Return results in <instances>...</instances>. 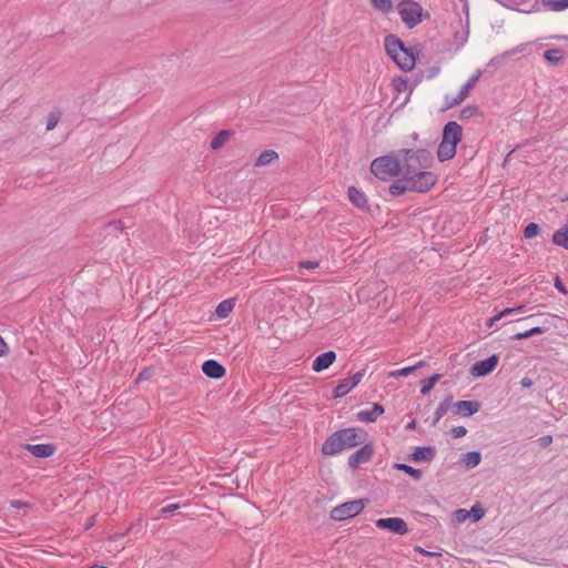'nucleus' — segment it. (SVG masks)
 Segmentation results:
<instances>
[{"label":"nucleus","instance_id":"f257e3e1","mask_svg":"<svg viewBox=\"0 0 568 568\" xmlns=\"http://www.w3.org/2000/svg\"><path fill=\"white\" fill-rule=\"evenodd\" d=\"M384 47L386 54L404 72H409L415 68L416 62L423 52V45L420 43L406 47L405 42L393 33L385 37Z\"/></svg>","mask_w":568,"mask_h":568},{"label":"nucleus","instance_id":"f03ea898","mask_svg":"<svg viewBox=\"0 0 568 568\" xmlns=\"http://www.w3.org/2000/svg\"><path fill=\"white\" fill-rule=\"evenodd\" d=\"M367 436V432L361 427L341 428L325 439L322 444L321 452L324 456H335L343 450L362 445Z\"/></svg>","mask_w":568,"mask_h":568},{"label":"nucleus","instance_id":"7ed1b4c3","mask_svg":"<svg viewBox=\"0 0 568 568\" xmlns=\"http://www.w3.org/2000/svg\"><path fill=\"white\" fill-rule=\"evenodd\" d=\"M371 173L381 181L389 178H398L403 173V166L398 151H392L386 155L378 156L371 162Z\"/></svg>","mask_w":568,"mask_h":568},{"label":"nucleus","instance_id":"20e7f679","mask_svg":"<svg viewBox=\"0 0 568 568\" xmlns=\"http://www.w3.org/2000/svg\"><path fill=\"white\" fill-rule=\"evenodd\" d=\"M400 162L404 174L428 170L434 164V156L427 149H400Z\"/></svg>","mask_w":568,"mask_h":568},{"label":"nucleus","instance_id":"39448f33","mask_svg":"<svg viewBox=\"0 0 568 568\" xmlns=\"http://www.w3.org/2000/svg\"><path fill=\"white\" fill-rule=\"evenodd\" d=\"M397 11L403 23L408 29H414L424 20H428L430 14L425 11L422 4L415 0H400L397 3Z\"/></svg>","mask_w":568,"mask_h":568},{"label":"nucleus","instance_id":"423d86ee","mask_svg":"<svg viewBox=\"0 0 568 568\" xmlns=\"http://www.w3.org/2000/svg\"><path fill=\"white\" fill-rule=\"evenodd\" d=\"M405 182H409L412 192L426 193L437 183V175L428 170L404 174Z\"/></svg>","mask_w":568,"mask_h":568},{"label":"nucleus","instance_id":"0eeeda50","mask_svg":"<svg viewBox=\"0 0 568 568\" xmlns=\"http://www.w3.org/2000/svg\"><path fill=\"white\" fill-rule=\"evenodd\" d=\"M368 503V498H359L343 503L331 510L329 518L335 521L353 518L359 515Z\"/></svg>","mask_w":568,"mask_h":568},{"label":"nucleus","instance_id":"6e6552de","mask_svg":"<svg viewBox=\"0 0 568 568\" xmlns=\"http://www.w3.org/2000/svg\"><path fill=\"white\" fill-rule=\"evenodd\" d=\"M361 447L348 456V466L355 470L362 464H366L372 460L375 449L373 442L366 443V440L359 445Z\"/></svg>","mask_w":568,"mask_h":568},{"label":"nucleus","instance_id":"1a4fd4ad","mask_svg":"<svg viewBox=\"0 0 568 568\" xmlns=\"http://www.w3.org/2000/svg\"><path fill=\"white\" fill-rule=\"evenodd\" d=\"M498 363H499V354H493L485 359L475 362L471 365L469 373L475 378L486 377L495 371Z\"/></svg>","mask_w":568,"mask_h":568},{"label":"nucleus","instance_id":"9d476101","mask_svg":"<svg viewBox=\"0 0 568 568\" xmlns=\"http://www.w3.org/2000/svg\"><path fill=\"white\" fill-rule=\"evenodd\" d=\"M377 528L390 531L395 535H405L408 532L407 523L400 517L379 518L375 521Z\"/></svg>","mask_w":568,"mask_h":568},{"label":"nucleus","instance_id":"9b49d317","mask_svg":"<svg viewBox=\"0 0 568 568\" xmlns=\"http://www.w3.org/2000/svg\"><path fill=\"white\" fill-rule=\"evenodd\" d=\"M365 372L366 371L363 368L351 377L339 381V383L333 389V398H342L347 395L355 386L358 385V383L364 377Z\"/></svg>","mask_w":568,"mask_h":568},{"label":"nucleus","instance_id":"f8f14e48","mask_svg":"<svg viewBox=\"0 0 568 568\" xmlns=\"http://www.w3.org/2000/svg\"><path fill=\"white\" fill-rule=\"evenodd\" d=\"M463 139V126L456 121H448L442 130V140L457 148Z\"/></svg>","mask_w":568,"mask_h":568},{"label":"nucleus","instance_id":"ddd939ff","mask_svg":"<svg viewBox=\"0 0 568 568\" xmlns=\"http://www.w3.org/2000/svg\"><path fill=\"white\" fill-rule=\"evenodd\" d=\"M483 75V70H477L475 74H473L468 81L462 87L458 94L450 101L447 102L445 110L459 105L469 94L470 90L474 89L476 83L479 81Z\"/></svg>","mask_w":568,"mask_h":568},{"label":"nucleus","instance_id":"4468645a","mask_svg":"<svg viewBox=\"0 0 568 568\" xmlns=\"http://www.w3.org/2000/svg\"><path fill=\"white\" fill-rule=\"evenodd\" d=\"M454 414L462 417H471L478 413L481 408V402L477 399L473 400H457L453 405Z\"/></svg>","mask_w":568,"mask_h":568},{"label":"nucleus","instance_id":"2eb2a0df","mask_svg":"<svg viewBox=\"0 0 568 568\" xmlns=\"http://www.w3.org/2000/svg\"><path fill=\"white\" fill-rule=\"evenodd\" d=\"M436 452L435 446H416L407 458L414 463H429L436 456Z\"/></svg>","mask_w":568,"mask_h":568},{"label":"nucleus","instance_id":"dca6fc26","mask_svg":"<svg viewBox=\"0 0 568 568\" xmlns=\"http://www.w3.org/2000/svg\"><path fill=\"white\" fill-rule=\"evenodd\" d=\"M23 448L33 455L37 458L45 459L51 457L55 450L57 446L52 443L45 444H26Z\"/></svg>","mask_w":568,"mask_h":568},{"label":"nucleus","instance_id":"f3484780","mask_svg":"<svg viewBox=\"0 0 568 568\" xmlns=\"http://www.w3.org/2000/svg\"><path fill=\"white\" fill-rule=\"evenodd\" d=\"M347 196L349 202L358 210L371 213L367 196L356 186L351 185L347 189Z\"/></svg>","mask_w":568,"mask_h":568},{"label":"nucleus","instance_id":"a211bd4d","mask_svg":"<svg viewBox=\"0 0 568 568\" xmlns=\"http://www.w3.org/2000/svg\"><path fill=\"white\" fill-rule=\"evenodd\" d=\"M202 372L213 379H220L226 375V368L215 359L205 361L202 364Z\"/></svg>","mask_w":568,"mask_h":568},{"label":"nucleus","instance_id":"6ab92c4d","mask_svg":"<svg viewBox=\"0 0 568 568\" xmlns=\"http://www.w3.org/2000/svg\"><path fill=\"white\" fill-rule=\"evenodd\" d=\"M336 361V353L334 351H326L315 357L312 364V369L316 373L327 369Z\"/></svg>","mask_w":568,"mask_h":568},{"label":"nucleus","instance_id":"aec40b11","mask_svg":"<svg viewBox=\"0 0 568 568\" xmlns=\"http://www.w3.org/2000/svg\"><path fill=\"white\" fill-rule=\"evenodd\" d=\"M453 144H449L445 141H440L439 145H438V149H437V160L442 163L446 162V161H449L452 160L456 153H457V148H452Z\"/></svg>","mask_w":568,"mask_h":568},{"label":"nucleus","instance_id":"412c9836","mask_svg":"<svg viewBox=\"0 0 568 568\" xmlns=\"http://www.w3.org/2000/svg\"><path fill=\"white\" fill-rule=\"evenodd\" d=\"M400 176L402 178L395 180L388 186V192L394 197L404 195L407 191H410L409 182H405V180H404V173H402Z\"/></svg>","mask_w":568,"mask_h":568},{"label":"nucleus","instance_id":"4be33fe9","mask_svg":"<svg viewBox=\"0 0 568 568\" xmlns=\"http://www.w3.org/2000/svg\"><path fill=\"white\" fill-rule=\"evenodd\" d=\"M233 135H234V131H232V130H221L212 139V141L210 143V148L213 151H217V150L222 149L225 145V143L230 140V138Z\"/></svg>","mask_w":568,"mask_h":568},{"label":"nucleus","instance_id":"5701e85b","mask_svg":"<svg viewBox=\"0 0 568 568\" xmlns=\"http://www.w3.org/2000/svg\"><path fill=\"white\" fill-rule=\"evenodd\" d=\"M453 405H454L453 395L449 394L444 398V400L436 408V410L434 413V418H433V426H435L440 420V418H443L447 414L448 409L450 407H453Z\"/></svg>","mask_w":568,"mask_h":568},{"label":"nucleus","instance_id":"b1692460","mask_svg":"<svg viewBox=\"0 0 568 568\" xmlns=\"http://www.w3.org/2000/svg\"><path fill=\"white\" fill-rule=\"evenodd\" d=\"M542 57L550 65L554 67L561 64L566 60L562 50L558 48L546 50Z\"/></svg>","mask_w":568,"mask_h":568},{"label":"nucleus","instance_id":"393cba45","mask_svg":"<svg viewBox=\"0 0 568 568\" xmlns=\"http://www.w3.org/2000/svg\"><path fill=\"white\" fill-rule=\"evenodd\" d=\"M462 462L467 469H473L480 464L481 454L479 450L467 452L463 455Z\"/></svg>","mask_w":568,"mask_h":568},{"label":"nucleus","instance_id":"a878e982","mask_svg":"<svg viewBox=\"0 0 568 568\" xmlns=\"http://www.w3.org/2000/svg\"><path fill=\"white\" fill-rule=\"evenodd\" d=\"M551 241L555 245L564 247L568 251V225L554 232Z\"/></svg>","mask_w":568,"mask_h":568},{"label":"nucleus","instance_id":"bb28decb","mask_svg":"<svg viewBox=\"0 0 568 568\" xmlns=\"http://www.w3.org/2000/svg\"><path fill=\"white\" fill-rule=\"evenodd\" d=\"M235 306V298H227L219 303L215 314L219 318H225L230 315Z\"/></svg>","mask_w":568,"mask_h":568},{"label":"nucleus","instance_id":"cd10ccee","mask_svg":"<svg viewBox=\"0 0 568 568\" xmlns=\"http://www.w3.org/2000/svg\"><path fill=\"white\" fill-rule=\"evenodd\" d=\"M527 45H528V43H521V44L517 45L516 48H513L511 50H507V51L503 52L501 54H499L497 57H494L489 61L488 65H496L501 60L508 59V58L513 57L516 53L523 52L526 49Z\"/></svg>","mask_w":568,"mask_h":568},{"label":"nucleus","instance_id":"c85d7f7f","mask_svg":"<svg viewBox=\"0 0 568 568\" xmlns=\"http://www.w3.org/2000/svg\"><path fill=\"white\" fill-rule=\"evenodd\" d=\"M393 468L405 473L406 475L410 476L415 480H419L423 476V471L420 469L414 468L410 465H407L404 463H394Z\"/></svg>","mask_w":568,"mask_h":568},{"label":"nucleus","instance_id":"c756f323","mask_svg":"<svg viewBox=\"0 0 568 568\" xmlns=\"http://www.w3.org/2000/svg\"><path fill=\"white\" fill-rule=\"evenodd\" d=\"M278 159L277 152L274 150L263 151L255 161V166L270 165L272 162Z\"/></svg>","mask_w":568,"mask_h":568},{"label":"nucleus","instance_id":"7c9ffc66","mask_svg":"<svg viewBox=\"0 0 568 568\" xmlns=\"http://www.w3.org/2000/svg\"><path fill=\"white\" fill-rule=\"evenodd\" d=\"M476 115L484 118V113L480 111L477 104H468L460 110L459 119L465 121Z\"/></svg>","mask_w":568,"mask_h":568},{"label":"nucleus","instance_id":"2f4dec72","mask_svg":"<svg viewBox=\"0 0 568 568\" xmlns=\"http://www.w3.org/2000/svg\"><path fill=\"white\" fill-rule=\"evenodd\" d=\"M485 513H486V509L483 507V505L479 501L475 503L471 506V508L468 510L469 518L473 523H477L480 519H483L485 516Z\"/></svg>","mask_w":568,"mask_h":568},{"label":"nucleus","instance_id":"473e14b6","mask_svg":"<svg viewBox=\"0 0 568 568\" xmlns=\"http://www.w3.org/2000/svg\"><path fill=\"white\" fill-rule=\"evenodd\" d=\"M540 232H541L540 225L538 223L530 222L524 227L523 236L526 240H530V239L538 236L540 234Z\"/></svg>","mask_w":568,"mask_h":568},{"label":"nucleus","instance_id":"72a5a7b5","mask_svg":"<svg viewBox=\"0 0 568 568\" xmlns=\"http://www.w3.org/2000/svg\"><path fill=\"white\" fill-rule=\"evenodd\" d=\"M542 4L551 11H562L568 8V0H541Z\"/></svg>","mask_w":568,"mask_h":568},{"label":"nucleus","instance_id":"f704fd0d","mask_svg":"<svg viewBox=\"0 0 568 568\" xmlns=\"http://www.w3.org/2000/svg\"><path fill=\"white\" fill-rule=\"evenodd\" d=\"M392 87L395 92L400 93L407 90L408 88V80L405 77L398 75L393 78L392 80Z\"/></svg>","mask_w":568,"mask_h":568},{"label":"nucleus","instance_id":"c9c22d12","mask_svg":"<svg viewBox=\"0 0 568 568\" xmlns=\"http://www.w3.org/2000/svg\"><path fill=\"white\" fill-rule=\"evenodd\" d=\"M371 3L375 10H379L383 13H388L393 9L392 0H371Z\"/></svg>","mask_w":568,"mask_h":568},{"label":"nucleus","instance_id":"e433bc0d","mask_svg":"<svg viewBox=\"0 0 568 568\" xmlns=\"http://www.w3.org/2000/svg\"><path fill=\"white\" fill-rule=\"evenodd\" d=\"M144 525L142 519H138L135 523H131L122 535L139 534L142 531Z\"/></svg>","mask_w":568,"mask_h":568},{"label":"nucleus","instance_id":"4c0bfd02","mask_svg":"<svg viewBox=\"0 0 568 568\" xmlns=\"http://www.w3.org/2000/svg\"><path fill=\"white\" fill-rule=\"evenodd\" d=\"M60 112H50L47 120V130H53L60 120Z\"/></svg>","mask_w":568,"mask_h":568},{"label":"nucleus","instance_id":"58836bf2","mask_svg":"<svg viewBox=\"0 0 568 568\" xmlns=\"http://www.w3.org/2000/svg\"><path fill=\"white\" fill-rule=\"evenodd\" d=\"M357 418L365 423H375L377 419L372 410H361L357 413Z\"/></svg>","mask_w":568,"mask_h":568},{"label":"nucleus","instance_id":"ea45409f","mask_svg":"<svg viewBox=\"0 0 568 568\" xmlns=\"http://www.w3.org/2000/svg\"><path fill=\"white\" fill-rule=\"evenodd\" d=\"M435 384H433V382L426 377L424 379L420 381V394L422 395H427L430 393V390L434 388Z\"/></svg>","mask_w":568,"mask_h":568},{"label":"nucleus","instance_id":"a19ab883","mask_svg":"<svg viewBox=\"0 0 568 568\" xmlns=\"http://www.w3.org/2000/svg\"><path fill=\"white\" fill-rule=\"evenodd\" d=\"M414 371H415V367L407 366V367L390 372L389 377H405V376H408L409 374H412Z\"/></svg>","mask_w":568,"mask_h":568},{"label":"nucleus","instance_id":"79ce46f5","mask_svg":"<svg viewBox=\"0 0 568 568\" xmlns=\"http://www.w3.org/2000/svg\"><path fill=\"white\" fill-rule=\"evenodd\" d=\"M454 518L457 523H464L469 518L468 510L465 508H459L454 511Z\"/></svg>","mask_w":568,"mask_h":568},{"label":"nucleus","instance_id":"37998d69","mask_svg":"<svg viewBox=\"0 0 568 568\" xmlns=\"http://www.w3.org/2000/svg\"><path fill=\"white\" fill-rule=\"evenodd\" d=\"M154 369L152 367H144L138 375L136 382L146 381L152 377Z\"/></svg>","mask_w":568,"mask_h":568},{"label":"nucleus","instance_id":"c03bdc74","mask_svg":"<svg viewBox=\"0 0 568 568\" xmlns=\"http://www.w3.org/2000/svg\"><path fill=\"white\" fill-rule=\"evenodd\" d=\"M414 550L416 552H419V554H422L424 556L432 557V558H439V557H442V552L440 551H428V550L422 548L420 546H415Z\"/></svg>","mask_w":568,"mask_h":568},{"label":"nucleus","instance_id":"a18cd8bd","mask_svg":"<svg viewBox=\"0 0 568 568\" xmlns=\"http://www.w3.org/2000/svg\"><path fill=\"white\" fill-rule=\"evenodd\" d=\"M554 286L556 287V290L564 294V295H568V290L566 287V285L564 284V282L561 281V278L556 275L555 278H554Z\"/></svg>","mask_w":568,"mask_h":568},{"label":"nucleus","instance_id":"49530a36","mask_svg":"<svg viewBox=\"0 0 568 568\" xmlns=\"http://www.w3.org/2000/svg\"><path fill=\"white\" fill-rule=\"evenodd\" d=\"M450 433L454 438H460L467 434V428L465 426H455L450 429Z\"/></svg>","mask_w":568,"mask_h":568},{"label":"nucleus","instance_id":"de8ad7c7","mask_svg":"<svg viewBox=\"0 0 568 568\" xmlns=\"http://www.w3.org/2000/svg\"><path fill=\"white\" fill-rule=\"evenodd\" d=\"M320 265L318 261H304L298 263L300 268H307V270H314L317 268Z\"/></svg>","mask_w":568,"mask_h":568},{"label":"nucleus","instance_id":"09e8293b","mask_svg":"<svg viewBox=\"0 0 568 568\" xmlns=\"http://www.w3.org/2000/svg\"><path fill=\"white\" fill-rule=\"evenodd\" d=\"M10 506L13 507V508H21V507L32 508V504L31 503L24 501V500H20V499H12V500H10Z\"/></svg>","mask_w":568,"mask_h":568},{"label":"nucleus","instance_id":"8fccbe9b","mask_svg":"<svg viewBox=\"0 0 568 568\" xmlns=\"http://www.w3.org/2000/svg\"><path fill=\"white\" fill-rule=\"evenodd\" d=\"M372 412H373V414H374V415L376 416V418H377L378 416H381L382 414H384L385 408H384V406H383L382 404H379V403H373V405H372Z\"/></svg>","mask_w":568,"mask_h":568},{"label":"nucleus","instance_id":"3c124183","mask_svg":"<svg viewBox=\"0 0 568 568\" xmlns=\"http://www.w3.org/2000/svg\"><path fill=\"white\" fill-rule=\"evenodd\" d=\"M531 336L529 335V331H525V332H520V333H516L514 334L513 336H510V339L511 341H519V339H527V338H530Z\"/></svg>","mask_w":568,"mask_h":568},{"label":"nucleus","instance_id":"603ef678","mask_svg":"<svg viewBox=\"0 0 568 568\" xmlns=\"http://www.w3.org/2000/svg\"><path fill=\"white\" fill-rule=\"evenodd\" d=\"M539 443L541 447H547L552 443V436L551 435H545L539 438Z\"/></svg>","mask_w":568,"mask_h":568},{"label":"nucleus","instance_id":"864d4df0","mask_svg":"<svg viewBox=\"0 0 568 568\" xmlns=\"http://www.w3.org/2000/svg\"><path fill=\"white\" fill-rule=\"evenodd\" d=\"M529 331V335L532 337L535 335H541L546 332V328L545 327H541V326H535V327H531Z\"/></svg>","mask_w":568,"mask_h":568},{"label":"nucleus","instance_id":"5fc2aeb1","mask_svg":"<svg viewBox=\"0 0 568 568\" xmlns=\"http://www.w3.org/2000/svg\"><path fill=\"white\" fill-rule=\"evenodd\" d=\"M179 508H180L179 504H171V505H168V506L163 507L161 509V513L162 514H169V513H173V511L178 510Z\"/></svg>","mask_w":568,"mask_h":568},{"label":"nucleus","instance_id":"6e6d98bb","mask_svg":"<svg viewBox=\"0 0 568 568\" xmlns=\"http://www.w3.org/2000/svg\"><path fill=\"white\" fill-rule=\"evenodd\" d=\"M9 352V346L6 341L0 336V357L4 356Z\"/></svg>","mask_w":568,"mask_h":568},{"label":"nucleus","instance_id":"4d7b16f0","mask_svg":"<svg viewBox=\"0 0 568 568\" xmlns=\"http://www.w3.org/2000/svg\"><path fill=\"white\" fill-rule=\"evenodd\" d=\"M523 388H530L534 385V381L529 377H524L520 381Z\"/></svg>","mask_w":568,"mask_h":568},{"label":"nucleus","instance_id":"13d9d810","mask_svg":"<svg viewBox=\"0 0 568 568\" xmlns=\"http://www.w3.org/2000/svg\"><path fill=\"white\" fill-rule=\"evenodd\" d=\"M500 320H501V317H499V314L497 313L495 316H493L491 318H489L487 321L486 326L490 328L496 324V322H498Z\"/></svg>","mask_w":568,"mask_h":568},{"label":"nucleus","instance_id":"bf43d9fd","mask_svg":"<svg viewBox=\"0 0 568 568\" xmlns=\"http://www.w3.org/2000/svg\"><path fill=\"white\" fill-rule=\"evenodd\" d=\"M115 230L122 231L124 229V223L121 220L113 221L110 223Z\"/></svg>","mask_w":568,"mask_h":568},{"label":"nucleus","instance_id":"052dcab7","mask_svg":"<svg viewBox=\"0 0 568 568\" xmlns=\"http://www.w3.org/2000/svg\"><path fill=\"white\" fill-rule=\"evenodd\" d=\"M513 313H515L513 307H506L503 311L498 312L499 317H501V318L507 316V315H510Z\"/></svg>","mask_w":568,"mask_h":568},{"label":"nucleus","instance_id":"680f3d73","mask_svg":"<svg viewBox=\"0 0 568 568\" xmlns=\"http://www.w3.org/2000/svg\"><path fill=\"white\" fill-rule=\"evenodd\" d=\"M438 72H439V68H438V67H432V68H429V69H428L427 78H428V79H432V78H434Z\"/></svg>","mask_w":568,"mask_h":568},{"label":"nucleus","instance_id":"e2e57ef3","mask_svg":"<svg viewBox=\"0 0 568 568\" xmlns=\"http://www.w3.org/2000/svg\"><path fill=\"white\" fill-rule=\"evenodd\" d=\"M416 426H417V422H416V419H412L410 422H408V423H407V425L405 426V428H406L407 430H413V429H415V428H416Z\"/></svg>","mask_w":568,"mask_h":568},{"label":"nucleus","instance_id":"0e129e2a","mask_svg":"<svg viewBox=\"0 0 568 568\" xmlns=\"http://www.w3.org/2000/svg\"><path fill=\"white\" fill-rule=\"evenodd\" d=\"M442 377H443L442 374H433L428 378L433 382V384L436 385V383L439 382Z\"/></svg>","mask_w":568,"mask_h":568},{"label":"nucleus","instance_id":"69168bd1","mask_svg":"<svg viewBox=\"0 0 568 568\" xmlns=\"http://www.w3.org/2000/svg\"><path fill=\"white\" fill-rule=\"evenodd\" d=\"M94 525V516L90 517L84 526V529L88 530Z\"/></svg>","mask_w":568,"mask_h":568},{"label":"nucleus","instance_id":"338daca9","mask_svg":"<svg viewBox=\"0 0 568 568\" xmlns=\"http://www.w3.org/2000/svg\"><path fill=\"white\" fill-rule=\"evenodd\" d=\"M426 365V362L425 361H419L418 363H416L415 365H413L412 367H415V371L417 368H422Z\"/></svg>","mask_w":568,"mask_h":568},{"label":"nucleus","instance_id":"774afa93","mask_svg":"<svg viewBox=\"0 0 568 568\" xmlns=\"http://www.w3.org/2000/svg\"><path fill=\"white\" fill-rule=\"evenodd\" d=\"M550 38L555 39V40H567L568 41V36H551Z\"/></svg>","mask_w":568,"mask_h":568}]
</instances>
